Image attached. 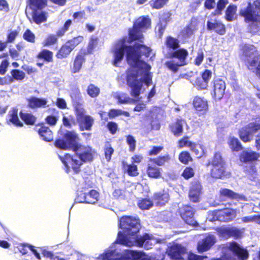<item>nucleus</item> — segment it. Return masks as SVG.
I'll return each instance as SVG.
<instances>
[{
    "mask_svg": "<svg viewBox=\"0 0 260 260\" xmlns=\"http://www.w3.org/2000/svg\"><path fill=\"white\" fill-rule=\"evenodd\" d=\"M237 6L230 5L225 10V19L228 21H232L234 19V16L237 11Z\"/></svg>",
    "mask_w": 260,
    "mask_h": 260,
    "instance_id": "49530a36",
    "label": "nucleus"
},
{
    "mask_svg": "<svg viewBox=\"0 0 260 260\" xmlns=\"http://www.w3.org/2000/svg\"><path fill=\"white\" fill-rule=\"evenodd\" d=\"M23 38L28 42L34 43L35 42V35L29 29L25 30L23 34Z\"/></svg>",
    "mask_w": 260,
    "mask_h": 260,
    "instance_id": "052dcab7",
    "label": "nucleus"
},
{
    "mask_svg": "<svg viewBox=\"0 0 260 260\" xmlns=\"http://www.w3.org/2000/svg\"><path fill=\"white\" fill-rule=\"evenodd\" d=\"M259 154L252 150H243L239 155V159L243 163H250L257 160L259 157Z\"/></svg>",
    "mask_w": 260,
    "mask_h": 260,
    "instance_id": "412c9836",
    "label": "nucleus"
},
{
    "mask_svg": "<svg viewBox=\"0 0 260 260\" xmlns=\"http://www.w3.org/2000/svg\"><path fill=\"white\" fill-rule=\"evenodd\" d=\"M169 199V194L165 190L156 192L153 196V200L155 202V205L158 206H164L168 202Z\"/></svg>",
    "mask_w": 260,
    "mask_h": 260,
    "instance_id": "393cba45",
    "label": "nucleus"
},
{
    "mask_svg": "<svg viewBox=\"0 0 260 260\" xmlns=\"http://www.w3.org/2000/svg\"><path fill=\"white\" fill-rule=\"evenodd\" d=\"M133 25L141 31H145L151 28V20L148 15L142 16L137 19Z\"/></svg>",
    "mask_w": 260,
    "mask_h": 260,
    "instance_id": "5701e85b",
    "label": "nucleus"
},
{
    "mask_svg": "<svg viewBox=\"0 0 260 260\" xmlns=\"http://www.w3.org/2000/svg\"><path fill=\"white\" fill-rule=\"evenodd\" d=\"M138 205L142 210H148L153 207V202L150 199L143 198L139 200Z\"/></svg>",
    "mask_w": 260,
    "mask_h": 260,
    "instance_id": "de8ad7c7",
    "label": "nucleus"
},
{
    "mask_svg": "<svg viewBox=\"0 0 260 260\" xmlns=\"http://www.w3.org/2000/svg\"><path fill=\"white\" fill-rule=\"evenodd\" d=\"M73 107L76 116L82 113H86L85 110L82 107V105L79 101H75L73 103Z\"/></svg>",
    "mask_w": 260,
    "mask_h": 260,
    "instance_id": "774afa93",
    "label": "nucleus"
},
{
    "mask_svg": "<svg viewBox=\"0 0 260 260\" xmlns=\"http://www.w3.org/2000/svg\"><path fill=\"white\" fill-rule=\"evenodd\" d=\"M121 115L126 117H129L130 116L129 112L123 111L120 109H111L108 113V115L110 119H113L116 116Z\"/></svg>",
    "mask_w": 260,
    "mask_h": 260,
    "instance_id": "3c124183",
    "label": "nucleus"
},
{
    "mask_svg": "<svg viewBox=\"0 0 260 260\" xmlns=\"http://www.w3.org/2000/svg\"><path fill=\"white\" fill-rule=\"evenodd\" d=\"M170 159H171V157L169 156V155L166 154L163 156H159L157 157L151 158L150 160L156 165L161 166L164 165Z\"/></svg>",
    "mask_w": 260,
    "mask_h": 260,
    "instance_id": "09e8293b",
    "label": "nucleus"
},
{
    "mask_svg": "<svg viewBox=\"0 0 260 260\" xmlns=\"http://www.w3.org/2000/svg\"><path fill=\"white\" fill-rule=\"evenodd\" d=\"M59 37L57 35V31L55 35L52 34H49L42 43L43 46L44 47H48L57 44L58 43V38Z\"/></svg>",
    "mask_w": 260,
    "mask_h": 260,
    "instance_id": "c03bdc74",
    "label": "nucleus"
},
{
    "mask_svg": "<svg viewBox=\"0 0 260 260\" xmlns=\"http://www.w3.org/2000/svg\"><path fill=\"white\" fill-rule=\"evenodd\" d=\"M185 252V248L180 245H173L170 249L169 254L174 259L181 260L182 255Z\"/></svg>",
    "mask_w": 260,
    "mask_h": 260,
    "instance_id": "7c9ffc66",
    "label": "nucleus"
},
{
    "mask_svg": "<svg viewBox=\"0 0 260 260\" xmlns=\"http://www.w3.org/2000/svg\"><path fill=\"white\" fill-rule=\"evenodd\" d=\"M126 52V58L129 64H137L141 62L145 65V69L149 70L150 66L140 59L142 55L148 57L152 52V49L147 46L140 44L135 43L133 46L125 45V39H119L116 43L112 51L113 54V64L118 67L119 63L122 60L124 53Z\"/></svg>",
    "mask_w": 260,
    "mask_h": 260,
    "instance_id": "f257e3e1",
    "label": "nucleus"
},
{
    "mask_svg": "<svg viewBox=\"0 0 260 260\" xmlns=\"http://www.w3.org/2000/svg\"><path fill=\"white\" fill-rule=\"evenodd\" d=\"M36 57L38 60H43L45 62H51L53 60V53L49 50L43 49L37 54Z\"/></svg>",
    "mask_w": 260,
    "mask_h": 260,
    "instance_id": "72a5a7b5",
    "label": "nucleus"
},
{
    "mask_svg": "<svg viewBox=\"0 0 260 260\" xmlns=\"http://www.w3.org/2000/svg\"><path fill=\"white\" fill-rule=\"evenodd\" d=\"M104 154L105 158L107 161H110L111 159L112 155L114 153V150L111 145L107 142L104 147Z\"/></svg>",
    "mask_w": 260,
    "mask_h": 260,
    "instance_id": "13d9d810",
    "label": "nucleus"
},
{
    "mask_svg": "<svg viewBox=\"0 0 260 260\" xmlns=\"http://www.w3.org/2000/svg\"><path fill=\"white\" fill-rule=\"evenodd\" d=\"M147 71H149L146 69ZM152 75L147 72L144 75L143 80L139 78V74L138 70L133 69H128L126 72V84L131 88L130 94L134 98H137L141 93L142 87V82L147 86L152 84Z\"/></svg>",
    "mask_w": 260,
    "mask_h": 260,
    "instance_id": "20e7f679",
    "label": "nucleus"
},
{
    "mask_svg": "<svg viewBox=\"0 0 260 260\" xmlns=\"http://www.w3.org/2000/svg\"><path fill=\"white\" fill-rule=\"evenodd\" d=\"M86 91L89 96L92 98H96L100 93V88L93 84H90L87 86Z\"/></svg>",
    "mask_w": 260,
    "mask_h": 260,
    "instance_id": "8fccbe9b",
    "label": "nucleus"
},
{
    "mask_svg": "<svg viewBox=\"0 0 260 260\" xmlns=\"http://www.w3.org/2000/svg\"><path fill=\"white\" fill-rule=\"evenodd\" d=\"M228 144L232 151L238 152L243 149V147L239 140L234 136L229 137Z\"/></svg>",
    "mask_w": 260,
    "mask_h": 260,
    "instance_id": "4c0bfd02",
    "label": "nucleus"
},
{
    "mask_svg": "<svg viewBox=\"0 0 260 260\" xmlns=\"http://www.w3.org/2000/svg\"><path fill=\"white\" fill-rule=\"evenodd\" d=\"M204 53L202 48H200L198 50L197 55L194 59V64L197 66H200L204 59Z\"/></svg>",
    "mask_w": 260,
    "mask_h": 260,
    "instance_id": "0e129e2a",
    "label": "nucleus"
},
{
    "mask_svg": "<svg viewBox=\"0 0 260 260\" xmlns=\"http://www.w3.org/2000/svg\"><path fill=\"white\" fill-rule=\"evenodd\" d=\"M85 53H80L76 55L72 69V72L73 73H78L80 71L83 63L84 62L85 60Z\"/></svg>",
    "mask_w": 260,
    "mask_h": 260,
    "instance_id": "473e14b6",
    "label": "nucleus"
},
{
    "mask_svg": "<svg viewBox=\"0 0 260 260\" xmlns=\"http://www.w3.org/2000/svg\"><path fill=\"white\" fill-rule=\"evenodd\" d=\"M165 45L171 50L168 52L167 58L170 60L165 62V66L172 73H177L179 67L187 65V58L189 53L184 48H180V41L171 36H167L165 40Z\"/></svg>",
    "mask_w": 260,
    "mask_h": 260,
    "instance_id": "7ed1b4c3",
    "label": "nucleus"
},
{
    "mask_svg": "<svg viewBox=\"0 0 260 260\" xmlns=\"http://www.w3.org/2000/svg\"><path fill=\"white\" fill-rule=\"evenodd\" d=\"M12 77L17 81L23 80L25 77V73L19 70L13 69L11 72Z\"/></svg>",
    "mask_w": 260,
    "mask_h": 260,
    "instance_id": "e2e57ef3",
    "label": "nucleus"
},
{
    "mask_svg": "<svg viewBox=\"0 0 260 260\" xmlns=\"http://www.w3.org/2000/svg\"><path fill=\"white\" fill-rule=\"evenodd\" d=\"M206 166H211L210 175L215 179H223L229 175L226 171V162L219 152L214 153L211 159L208 160Z\"/></svg>",
    "mask_w": 260,
    "mask_h": 260,
    "instance_id": "39448f33",
    "label": "nucleus"
},
{
    "mask_svg": "<svg viewBox=\"0 0 260 260\" xmlns=\"http://www.w3.org/2000/svg\"><path fill=\"white\" fill-rule=\"evenodd\" d=\"M122 169L124 173H127L131 177H136L139 174L138 167L134 164H127L125 161H122Z\"/></svg>",
    "mask_w": 260,
    "mask_h": 260,
    "instance_id": "c9c22d12",
    "label": "nucleus"
},
{
    "mask_svg": "<svg viewBox=\"0 0 260 260\" xmlns=\"http://www.w3.org/2000/svg\"><path fill=\"white\" fill-rule=\"evenodd\" d=\"M161 169L154 166L148 165L146 169L148 176L151 178L158 179L161 177Z\"/></svg>",
    "mask_w": 260,
    "mask_h": 260,
    "instance_id": "79ce46f5",
    "label": "nucleus"
},
{
    "mask_svg": "<svg viewBox=\"0 0 260 260\" xmlns=\"http://www.w3.org/2000/svg\"><path fill=\"white\" fill-rule=\"evenodd\" d=\"M72 21L71 19L67 20L64 23L62 27L57 30V35L59 37H62L71 25Z\"/></svg>",
    "mask_w": 260,
    "mask_h": 260,
    "instance_id": "69168bd1",
    "label": "nucleus"
},
{
    "mask_svg": "<svg viewBox=\"0 0 260 260\" xmlns=\"http://www.w3.org/2000/svg\"><path fill=\"white\" fill-rule=\"evenodd\" d=\"M170 0H151L149 4L152 9L159 10L167 5Z\"/></svg>",
    "mask_w": 260,
    "mask_h": 260,
    "instance_id": "a18cd8bd",
    "label": "nucleus"
},
{
    "mask_svg": "<svg viewBox=\"0 0 260 260\" xmlns=\"http://www.w3.org/2000/svg\"><path fill=\"white\" fill-rule=\"evenodd\" d=\"M190 150L193 152L198 158L206 155L205 152L202 146H198L196 143H194V146H191Z\"/></svg>",
    "mask_w": 260,
    "mask_h": 260,
    "instance_id": "5fc2aeb1",
    "label": "nucleus"
},
{
    "mask_svg": "<svg viewBox=\"0 0 260 260\" xmlns=\"http://www.w3.org/2000/svg\"><path fill=\"white\" fill-rule=\"evenodd\" d=\"M20 118L23 122L27 125H36L37 120V117L31 113L24 112L20 111L19 113Z\"/></svg>",
    "mask_w": 260,
    "mask_h": 260,
    "instance_id": "f704fd0d",
    "label": "nucleus"
},
{
    "mask_svg": "<svg viewBox=\"0 0 260 260\" xmlns=\"http://www.w3.org/2000/svg\"><path fill=\"white\" fill-rule=\"evenodd\" d=\"M83 37L78 36L68 40L62 44L56 53V57L58 59L67 58L71 52L83 41Z\"/></svg>",
    "mask_w": 260,
    "mask_h": 260,
    "instance_id": "1a4fd4ad",
    "label": "nucleus"
},
{
    "mask_svg": "<svg viewBox=\"0 0 260 260\" xmlns=\"http://www.w3.org/2000/svg\"><path fill=\"white\" fill-rule=\"evenodd\" d=\"M244 54L246 57L245 62L247 68L249 70L256 68V65L259 60V56L255 55L252 49L249 48H246L244 51Z\"/></svg>",
    "mask_w": 260,
    "mask_h": 260,
    "instance_id": "aec40b11",
    "label": "nucleus"
},
{
    "mask_svg": "<svg viewBox=\"0 0 260 260\" xmlns=\"http://www.w3.org/2000/svg\"><path fill=\"white\" fill-rule=\"evenodd\" d=\"M179 161L183 164L187 165L189 162L193 160L190 153L186 151H182L178 156Z\"/></svg>",
    "mask_w": 260,
    "mask_h": 260,
    "instance_id": "603ef678",
    "label": "nucleus"
},
{
    "mask_svg": "<svg viewBox=\"0 0 260 260\" xmlns=\"http://www.w3.org/2000/svg\"><path fill=\"white\" fill-rule=\"evenodd\" d=\"M31 17L33 21L37 24H40L45 22L47 20L48 14L45 11H38L39 9H32Z\"/></svg>",
    "mask_w": 260,
    "mask_h": 260,
    "instance_id": "c756f323",
    "label": "nucleus"
},
{
    "mask_svg": "<svg viewBox=\"0 0 260 260\" xmlns=\"http://www.w3.org/2000/svg\"><path fill=\"white\" fill-rule=\"evenodd\" d=\"M207 28L208 30L214 31L219 35H223L226 32V27L221 22L215 21L211 22L208 21L207 22Z\"/></svg>",
    "mask_w": 260,
    "mask_h": 260,
    "instance_id": "a878e982",
    "label": "nucleus"
},
{
    "mask_svg": "<svg viewBox=\"0 0 260 260\" xmlns=\"http://www.w3.org/2000/svg\"><path fill=\"white\" fill-rule=\"evenodd\" d=\"M254 6L256 13H255L250 3H248L246 8L240 10V15L244 18V21L246 23L258 22L260 23V0L255 1Z\"/></svg>",
    "mask_w": 260,
    "mask_h": 260,
    "instance_id": "6e6552de",
    "label": "nucleus"
},
{
    "mask_svg": "<svg viewBox=\"0 0 260 260\" xmlns=\"http://www.w3.org/2000/svg\"><path fill=\"white\" fill-rule=\"evenodd\" d=\"M100 194L98 191L92 189L87 193L80 191L77 197V199L80 203L94 204L99 200Z\"/></svg>",
    "mask_w": 260,
    "mask_h": 260,
    "instance_id": "2eb2a0df",
    "label": "nucleus"
},
{
    "mask_svg": "<svg viewBox=\"0 0 260 260\" xmlns=\"http://www.w3.org/2000/svg\"><path fill=\"white\" fill-rule=\"evenodd\" d=\"M260 130V123L250 122L241 127L238 131L239 138L244 143L251 142L255 133Z\"/></svg>",
    "mask_w": 260,
    "mask_h": 260,
    "instance_id": "9d476101",
    "label": "nucleus"
},
{
    "mask_svg": "<svg viewBox=\"0 0 260 260\" xmlns=\"http://www.w3.org/2000/svg\"><path fill=\"white\" fill-rule=\"evenodd\" d=\"M223 233L230 237L238 239L242 236L243 232L236 227H229L223 229Z\"/></svg>",
    "mask_w": 260,
    "mask_h": 260,
    "instance_id": "a19ab883",
    "label": "nucleus"
},
{
    "mask_svg": "<svg viewBox=\"0 0 260 260\" xmlns=\"http://www.w3.org/2000/svg\"><path fill=\"white\" fill-rule=\"evenodd\" d=\"M49 110L51 111V114L45 117V121L49 126H55L59 119V111L55 108H51Z\"/></svg>",
    "mask_w": 260,
    "mask_h": 260,
    "instance_id": "2f4dec72",
    "label": "nucleus"
},
{
    "mask_svg": "<svg viewBox=\"0 0 260 260\" xmlns=\"http://www.w3.org/2000/svg\"><path fill=\"white\" fill-rule=\"evenodd\" d=\"M195 172L193 169L191 167H186L182 172L181 176L186 180L193 177L194 176Z\"/></svg>",
    "mask_w": 260,
    "mask_h": 260,
    "instance_id": "bf43d9fd",
    "label": "nucleus"
},
{
    "mask_svg": "<svg viewBox=\"0 0 260 260\" xmlns=\"http://www.w3.org/2000/svg\"><path fill=\"white\" fill-rule=\"evenodd\" d=\"M193 84L199 90L206 89L208 87V84L200 77H198L196 78Z\"/></svg>",
    "mask_w": 260,
    "mask_h": 260,
    "instance_id": "864d4df0",
    "label": "nucleus"
},
{
    "mask_svg": "<svg viewBox=\"0 0 260 260\" xmlns=\"http://www.w3.org/2000/svg\"><path fill=\"white\" fill-rule=\"evenodd\" d=\"M134 236V237L132 238L133 239H131V237H127L126 235L123 234L121 232H119L116 242L127 246H132L136 244L140 247H142L144 243H146L145 247L147 248H149L147 245L148 242L147 240L152 239L151 236L148 233H145L143 236H138L137 234H136Z\"/></svg>",
    "mask_w": 260,
    "mask_h": 260,
    "instance_id": "0eeeda50",
    "label": "nucleus"
},
{
    "mask_svg": "<svg viewBox=\"0 0 260 260\" xmlns=\"http://www.w3.org/2000/svg\"><path fill=\"white\" fill-rule=\"evenodd\" d=\"M228 4V0H218L216 4V8L214 10V15H220L222 14V11L225 8L226 5Z\"/></svg>",
    "mask_w": 260,
    "mask_h": 260,
    "instance_id": "4d7b16f0",
    "label": "nucleus"
},
{
    "mask_svg": "<svg viewBox=\"0 0 260 260\" xmlns=\"http://www.w3.org/2000/svg\"><path fill=\"white\" fill-rule=\"evenodd\" d=\"M192 106L199 115L205 114L208 111V102L204 97L198 95L194 96L192 101Z\"/></svg>",
    "mask_w": 260,
    "mask_h": 260,
    "instance_id": "dca6fc26",
    "label": "nucleus"
},
{
    "mask_svg": "<svg viewBox=\"0 0 260 260\" xmlns=\"http://www.w3.org/2000/svg\"><path fill=\"white\" fill-rule=\"evenodd\" d=\"M197 19L195 18H192L189 24L184 28L183 35L188 37L193 35L194 31L197 29Z\"/></svg>",
    "mask_w": 260,
    "mask_h": 260,
    "instance_id": "ea45409f",
    "label": "nucleus"
},
{
    "mask_svg": "<svg viewBox=\"0 0 260 260\" xmlns=\"http://www.w3.org/2000/svg\"><path fill=\"white\" fill-rule=\"evenodd\" d=\"M18 109L17 107H12L11 110L9 111L8 114V118L6 119L7 124H12L17 127H23V123L19 119L18 115Z\"/></svg>",
    "mask_w": 260,
    "mask_h": 260,
    "instance_id": "4be33fe9",
    "label": "nucleus"
},
{
    "mask_svg": "<svg viewBox=\"0 0 260 260\" xmlns=\"http://www.w3.org/2000/svg\"><path fill=\"white\" fill-rule=\"evenodd\" d=\"M194 143L189 140V137L187 136H183L181 139L178 141V147L183 148L188 147L189 148L191 146H194Z\"/></svg>",
    "mask_w": 260,
    "mask_h": 260,
    "instance_id": "6e6d98bb",
    "label": "nucleus"
},
{
    "mask_svg": "<svg viewBox=\"0 0 260 260\" xmlns=\"http://www.w3.org/2000/svg\"><path fill=\"white\" fill-rule=\"evenodd\" d=\"M194 209L189 205H184L181 208L180 214L184 221L188 225L197 226L198 222L194 218Z\"/></svg>",
    "mask_w": 260,
    "mask_h": 260,
    "instance_id": "ddd939ff",
    "label": "nucleus"
},
{
    "mask_svg": "<svg viewBox=\"0 0 260 260\" xmlns=\"http://www.w3.org/2000/svg\"><path fill=\"white\" fill-rule=\"evenodd\" d=\"M119 226L122 229V233L127 237L135 236L141 228L139 219L131 216H123L119 219Z\"/></svg>",
    "mask_w": 260,
    "mask_h": 260,
    "instance_id": "423d86ee",
    "label": "nucleus"
},
{
    "mask_svg": "<svg viewBox=\"0 0 260 260\" xmlns=\"http://www.w3.org/2000/svg\"><path fill=\"white\" fill-rule=\"evenodd\" d=\"M85 113H82L76 116L79 127L82 131H90L94 123L93 118Z\"/></svg>",
    "mask_w": 260,
    "mask_h": 260,
    "instance_id": "f3484780",
    "label": "nucleus"
},
{
    "mask_svg": "<svg viewBox=\"0 0 260 260\" xmlns=\"http://www.w3.org/2000/svg\"><path fill=\"white\" fill-rule=\"evenodd\" d=\"M229 249L238 257L239 260H246L249 257L248 250L246 248L242 247L235 241H232L230 243Z\"/></svg>",
    "mask_w": 260,
    "mask_h": 260,
    "instance_id": "a211bd4d",
    "label": "nucleus"
},
{
    "mask_svg": "<svg viewBox=\"0 0 260 260\" xmlns=\"http://www.w3.org/2000/svg\"><path fill=\"white\" fill-rule=\"evenodd\" d=\"M126 143L129 146V151L130 152H134L136 149V141L134 137L130 135L126 137Z\"/></svg>",
    "mask_w": 260,
    "mask_h": 260,
    "instance_id": "338daca9",
    "label": "nucleus"
},
{
    "mask_svg": "<svg viewBox=\"0 0 260 260\" xmlns=\"http://www.w3.org/2000/svg\"><path fill=\"white\" fill-rule=\"evenodd\" d=\"M99 39L97 37H92L90 38L89 43L87 47L88 53H91L94 49L98 46Z\"/></svg>",
    "mask_w": 260,
    "mask_h": 260,
    "instance_id": "680f3d73",
    "label": "nucleus"
},
{
    "mask_svg": "<svg viewBox=\"0 0 260 260\" xmlns=\"http://www.w3.org/2000/svg\"><path fill=\"white\" fill-rule=\"evenodd\" d=\"M212 83V90L211 91L212 97L215 101H220L225 94V83L221 79H216L213 81Z\"/></svg>",
    "mask_w": 260,
    "mask_h": 260,
    "instance_id": "f8f14e48",
    "label": "nucleus"
},
{
    "mask_svg": "<svg viewBox=\"0 0 260 260\" xmlns=\"http://www.w3.org/2000/svg\"><path fill=\"white\" fill-rule=\"evenodd\" d=\"M59 157L62 162L66 167L68 171L71 168L75 174H78L81 171L80 167L84 164L82 159L78 158L77 152L74 155L66 153L63 156H60Z\"/></svg>",
    "mask_w": 260,
    "mask_h": 260,
    "instance_id": "9b49d317",
    "label": "nucleus"
},
{
    "mask_svg": "<svg viewBox=\"0 0 260 260\" xmlns=\"http://www.w3.org/2000/svg\"><path fill=\"white\" fill-rule=\"evenodd\" d=\"M215 238L213 236H208L204 238L197 246V250L203 253L209 250L215 243Z\"/></svg>",
    "mask_w": 260,
    "mask_h": 260,
    "instance_id": "b1692460",
    "label": "nucleus"
},
{
    "mask_svg": "<svg viewBox=\"0 0 260 260\" xmlns=\"http://www.w3.org/2000/svg\"><path fill=\"white\" fill-rule=\"evenodd\" d=\"M34 130L37 132L42 140L51 142L53 140V133L43 122L38 123L35 125Z\"/></svg>",
    "mask_w": 260,
    "mask_h": 260,
    "instance_id": "4468645a",
    "label": "nucleus"
},
{
    "mask_svg": "<svg viewBox=\"0 0 260 260\" xmlns=\"http://www.w3.org/2000/svg\"><path fill=\"white\" fill-rule=\"evenodd\" d=\"M48 4L47 0H29V5L31 9L42 10Z\"/></svg>",
    "mask_w": 260,
    "mask_h": 260,
    "instance_id": "37998d69",
    "label": "nucleus"
},
{
    "mask_svg": "<svg viewBox=\"0 0 260 260\" xmlns=\"http://www.w3.org/2000/svg\"><path fill=\"white\" fill-rule=\"evenodd\" d=\"M202 190V186L200 182H193L191 183L188 192V198L189 200L193 203L199 202Z\"/></svg>",
    "mask_w": 260,
    "mask_h": 260,
    "instance_id": "6ab92c4d",
    "label": "nucleus"
},
{
    "mask_svg": "<svg viewBox=\"0 0 260 260\" xmlns=\"http://www.w3.org/2000/svg\"><path fill=\"white\" fill-rule=\"evenodd\" d=\"M237 216V212L235 209L232 208L225 209L220 214V219L224 222H229L234 220Z\"/></svg>",
    "mask_w": 260,
    "mask_h": 260,
    "instance_id": "58836bf2",
    "label": "nucleus"
},
{
    "mask_svg": "<svg viewBox=\"0 0 260 260\" xmlns=\"http://www.w3.org/2000/svg\"><path fill=\"white\" fill-rule=\"evenodd\" d=\"M183 120L182 119H176V120L171 123L169 126L170 132L175 137L181 136L183 132Z\"/></svg>",
    "mask_w": 260,
    "mask_h": 260,
    "instance_id": "bb28decb",
    "label": "nucleus"
},
{
    "mask_svg": "<svg viewBox=\"0 0 260 260\" xmlns=\"http://www.w3.org/2000/svg\"><path fill=\"white\" fill-rule=\"evenodd\" d=\"M128 42L132 43L133 42L138 41L140 42H143L144 36L142 34V31L133 25L132 28L128 30Z\"/></svg>",
    "mask_w": 260,
    "mask_h": 260,
    "instance_id": "c85d7f7f",
    "label": "nucleus"
},
{
    "mask_svg": "<svg viewBox=\"0 0 260 260\" xmlns=\"http://www.w3.org/2000/svg\"><path fill=\"white\" fill-rule=\"evenodd\" d=\"M219 194L221 197H225L231 200H241L243 197L232 190L226 188H221L219 190Z\"/></svg>",
    "mask_w": 260,
    "mask_h": 260,
    "instance_id": "e433bc0d",
    "label": "nucleus"
},
{
    "mask_svg": "<svg viewBox=\"0 0 260 260\" xmlns=\"http://www.w3.org/2000/svg\"><path fill=\"white\" fill-rule=\"evenodd\" d=\"M78 135L73 131H66L61 137L55 140L54 146L61 150H71L77 153L78 158L84 163L92 162L96 154V150L88 145H83L79 143Z\"/></svg>",
    "mask_w": 260,
    "mask_h": 260,
    "instance_id": "f03ea898",
    "label": "nucleus"
},
{
    "mask_svg": "<svg viewBox=\"0 0 260 260\" xmlns=\"http://www.w3.org/2000/svg\"><path fill=\"white\" fill-rule=\"evenodd\" d=\"M27 106L31 109L45 107L47 103L46 99L31 96L27 99Z\"/></svg>",
    "mask_w": 260,
    "mask_h": 260,
    "instance_id": "cd10ccee",
    "label": "nucleus"
}]
</instances>
